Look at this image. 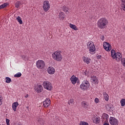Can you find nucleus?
<instances>
[{
    "label": "nucleus",
    "instance_id": "obj_23",
    "mask_svg": "<svg viewBox=\"0 0 125 125\" xmlns=\"http://www.w3.org/2000/svg\"><path fill=\"white\" fill-rule=\"evenodd\" d=\"M91 81L92 83H97V78L95 76H92L91 77Z\"/></svg>",
    "mask_w": 125,
    "mask_h": 125
},
{
    "label": "nucleus",
    "instance_id": "obj_6",
    "mask_svg": "<svg viewBox=\"0 0 125 125\" xmlns=\"http://www.w3.org/2000/svg\"><path fill=\"white\" fill-rule=\"evenodd\" d=\"M42 85L44 88L47 90H51L53 88L51 83L48 81H44Z\"/></svg>",
    "mask_w": 125,
    "mask_h": 125
},
{
    "label": "nucleus",
    "instance_id": "obj_44",
    "mask_svg": "<svg viewBox=\"0 0 125 125\" xmlns=\"http://www.w3.org/2000/svg\"><path fill=\"white\" fill-rule=\"evenodd\" d=\"M110 109H111V107H109L108 108H107V110H110Z\"/></svg>",
    "mask_w": 125,
    "mask_h": 125
},
{
    "label": "nucleus",
    "instance_id": "obj_41",
    "mask_svg": "<svg viewBox=\"0 0 125 125\" xmlns=\"http://www.w3.org/2000/svg\"><path fill=\"white\" fill-rule=\"evenodd\" d=\"M25 98H28V97H29V94H26L25 96H24Z\"/></svg>",
    "mask_w": 125,
    "mask_h": 125
},
{
    "label": "nucleus",
    "instance_id": "obj_24",
    "mask_svg": "<svg viewBox=\"0 0 125 125\" xmlns=\"http://www.w3.org/2000/svg\"><path fill=\"white\" fill-rule=\"evenodd\" d=\"M103 96L105 101H109V95L106 92H103Z\"/></svg>",
    "mask_w": 125,
    "mask_h": 125
},
{
    "label": "nucleus",
    "instance_id": "obj_3",
    "mask_svg": "<svg viewBox=\"0 0 125 125\" xmlns=\"http://www.w3.org/2000/svg\"><path fill=\"white\" fill-rule=\"evenodd\" d=\"M111 54L113 59H115L117 62H120L121 60L122 61V58L123 57L121 53L119 52L116 53L114 50H112L111 51Z\"/></svg>",
    "mask_w": 125,
    "mask_h": 125
},
{
    "label": "nucleus",
    "instance_id": "obj_8",
    "mask_svg": "<svg viewBox=\"0 0 125 125\" xmlns=\"http://www.w3.org/2000/svg\"><path fill=\"white\" fill-rule=\"evenodd\" d=\"M50 8V3L48 0H45L43 2V9L45 12L48 11Z\"/></svg>",
    "mask_w": 125,
    "mask_h": 125
},
{
    "label": "nucleus",
    "instance_id": "obj_18",
    "mask_svg": "<svg viewBox=\"0 0 125 125\" xmlns=\"http://www.w3.org/2000/svg\"><path fill=\"white\" fill-rule=\"evenodd\" d=\"M65 16L64 13H63L62 12H60L59 13L58 18L61 21H62L63 19H65Z\"/></svg>",
    "mask_w": 125,
    "mask_h": 125
},
{
    "label": "nucleus",
    "instance_id": "obj_36",
    "mask_svg": "<svg viewBox=\"0 0 125 125\" xmlns=\"http://www.w3.org/2000/svg\"><path fill=\"white\" fill-rule=\"evenodd\" d=\"M121 63H122L123 66L125 67V58L122 59Z\"/></svg>",
    "mask_w": 125,
    "mask_h": 125
},
{
    "label": "nucleus",
    "instance_id": "obj_28",
    "mask_svg": "<svg viewBox=\"0 0 125 125\" xmlns=\"http://www.w3.org/2000/svg\"><path fill=\"white\" fill-rule=\"evenodd\" d=\"M8 5V3H5L0 5V9H2Z\"/></svg>",
    "mask_w": 125,
    "mask_h": 125
},
{
    "label": "nucleus",
    "instance_id": "obj_32",
    "mask_svg": "<svg viewBox=\"0 0 125 125\" xmlns=\"http://www.w3.org/2000/svg\"><path fill=\"white\" fill-rule=\"evenodd\" d=\"M20 4H21V1H18L15 4V7H16V8H19L20 6Z\"/></svg>",
    "mask_w": 125,
    "mask_h": 125
},
{
    "label": "nucleus",
    "instance_id": "obj_7",
    "mask_svg": "<svg viewBox=\"0 0 125 125\" xmlns=\"http://www.w3.org/2000/svg\"><path fill=\"white\" fill-rule=\"evenodd\" d=\"M89 82L87 81H84L80 85V88L82 90H86L89 87Z\"/></svg>",
    "mask_w": 125,
    "mask_h": 125
},
{
    "label": "nucleus",
    "instance_id": "obj_29",
    "mask_svg": "<svg viewBox=\"0 0 125 125\" xmlns=\"http://www.w3.org/2000/svg\"><path fill=\"white\" fill-rule=\"evenodd\" d=\"M121 106L124 107L125 105V99H122L120 101Z\"/></svg>",
    "mask_w": 125,
    "mask_h": 125
},
{
    "label": "nucleus",
    "instance_id": "obj_15",
    "mask_svg": "<svg viewBox=\"0 0 125 125\" xmlns=\"http://www.w3.org/2000/svg\"><path fill=\"white\" fill-rule=\"evenodd\" d=\"M19 105V104L18 102H15L13 103L12 105V108L14 112H16V110H17V107Z\"/></svg>",
    "mask_w": 125,
    "mask_h": 125
},
{
    "label": "nucleus",
    "instance_id": "obj_13",
    "mask_svg": "<svg viewBox=\"0 0 125 125\" xmlns=\"http://www.w3.org/2000/svg\"><path fill=\"white\" fill-rule=\"evenodd\" d=\"M47 73L49 75H53L55 73V68L52 66H49L47 69Z\"/></svg>",
    "mask_w": 125,
    "mask_h": 125
},
{
    "label": "nucleus",
    "instance_id": "obj_11",
    "mask_svg": "<svg viewBox=\"0 0 125 125\" xmlns=\"http://www.w3.org/2000/svg\"><path fill=\"white\" fill-rule=\"evenodd\" d=\"M34 90H35L37 93H41V92L43 90V87L42 85L41 84H37L34 87Z\"/></svg>",
    "mask_w": 125,
    "mask_h": 125
},
{
    "label": "nucleus",
    "instance_id": "obj_30",
    "mask_svg": "<svg viewBox=\"0 0 125 125\" xmlns=\"http://www.w3.org/2000/svg\"><path fill=\"white\" fill-rule=\"evenodd\" d=\"M17 20L18 22H19V23H20V24H23V21H22V20L21 19V17H20V16H18L17 18Z\"/></svg>",
    "mask_w": 125,
    "mask_h": 125
},
{
    "label": "nucleus",
    "instance_id": "obj_19",
    "mask_svg": "<svg viewBox=\"0 0 125 125\" xmlns=\"http://www.w3.org/2000/svg\"><path fill=\"white\" fill-rule=\"evenodd\" d=\"M62 10L66 14H69V13H70V8H69V7L63 6L62 7Z\"/></svg>",
    "mask_w": 125,
    "mask_h": 125
},
{
    "label": "nucleus",
    "instance_id": "obj_10",
    "mask_svg": "<svg viewBox=\"0 0 125 125\" xmlns=\"http://www.w3.org/2000/svg\"><path fill=\"white\" fill-rule=\"evenodd\" d=\"M103 46L104 49L106 51H110L111 49H112V46L111 45V44L109 43V42H104Z\"/></svg>",
    "mask_w": 125,
    "mask_h": 125
},
{
    "label": "nucleus",
    "instance_id": "obj_1",
    "mask_svg": "<svg viewBox=\"0 0 125 125\" xmlns=\"http://www.w3.org/2000/svg\"><path fill=\"white\" fill-rule=\"evenodd\" d=\"M109 24V21L106 18H101L98 20L97 27L100 29H106Z\"/></svg>",
    "mask_w": 125,
    "mask_h": 125
},
{
    "label": "nucleus",
    "instance_id": "obj_12",
    "mask_svg": "<svg viewBox=\"0 0 125 125\" xmlns=\"http://www.w3.org/2000/svg\"><path fill=\"white\" fill-rule=\"evenodd\" d=\"M51 102L49 98H46L45 101L43 102V105L44 108H47L50 106Z\"/></svg>",
    "mask_w": 125,
    "mask_h": 125
},
{
    "label": "nucleus",
    "instance_id": "obj_35",
    "mask_svg": "<svg viewBox=\"0 0 125 125\" xmlns=\"http://www.w3.org/2000/svg\"><path fill=\"white\" fill-rule=\"evenodd\" d=\"M68 104H69V105H73V104H74V100L70 99L68 101Z\"/></svg>",
    "mask_w": 125,
    "mask_h": 125
},
{
    "label": "nucleus",
    "instance_id": "obj_22",
    "mask_svg": "<svg viewBox=\"0 0 125 125\" xmlns=\"http://www.w3.org/2000/svg\"><path fill=\"white\" fill-rule=\"evenodd\" d=\"M69 27L70 28H71V29H73V30H74V31H78V30H79L76 25L73 24L72 23H69Z\"/></svg>",
    "mask_w": 125,
    "mask_h": 125
},
{
    "label": "nucleus",
    "instance_id": "obj_37",
    "mask_svg": "<svg viewBox=\"0 0 125 125\" xmlns=\"http://www.w3.org/2000/svg\"><path fill=\"white\" fill-rule=\"evenodd\" d=\"M95 101V103H96V104H97V103H99V99L97 98H96L94 100Z\"/></svg>",
    "mask_w": 125,
    "mask_h": 125
},
{
    "label": "nucleus",
    "instance_id": "obj_4",
    "mask_svg": "<svg viewBox=\"0 0 125 125\" xmlns=\"http://www.w3.org/2000/svg\"><path fill=\"white\" fill-rule=\"evenodd\" d=\"M87 48L89 49V53L90 54H94L95 53V50H96V48H95V45H94V43L92 41H89L87 43Z\"/></svg>",
    "mask_w": 125,
    "mask_h": 125
},
{
    "label": "nucleus",
    "instance_id": "obj_20",
    "mask_svg": "<svg viewBox=\"0 0 125 125\" xmlns=\"http://www.w3.org/2000/svg\"><path fill=\"white\" fill-rule=\"evenodd\" d=\"M82 59L84 63H86V64H89L90 63V61H91V60L90 58L84 56L83 57Z\"/></svg>",
    "mask_w": 125,
    "mask_h": 125
},
{
    "label": "nucleus",
    "instance_id": "obj_42",
    "mask_svg": "<svg viewBox=\"0 0 125 125\" xmlns=\"http://www.w3.org/2000/svg\"><path fill=\"white\" fill-rule=\"evenodd\" d=\"M104 125H110V124H109V123H104Z\"/></svg>",
    "mask_w": 125,
    "mask_h": 125
},
{
    "label": "nucleus",
    "instance_id": "obj_43",
    "mask_svg": "<svg viewBox=\"0 0 125 125\" xmlns=\"http://www.w3.org/2000/svg\"><path fill=\"white\" fill-rule=\"evenodd\" d=\"M41 14L43 16H44L45 15V13H41Z\"/></svg>",
    "mask_w": 125,
    "mask_h": 125
},
{
    "label": "nucleus",
    "instance_id": "obj_38",
    "mask_svg": "<svg viewBox=\"0 0 125 125\" xmlns=\"http://www.w3.org/2000/svg\"><path fill=\"white\" fill-rule=\"evenodd\" d=\"M2 104V97L0 96V106Z\"/></svg>",
    "mask_w": 125,
    "mask_h": 125
},
{
    "label": "nucleus",
    "instance_id": "obj_45",
    "mask_svg": "<svg viewBox=\"0 0 125 125\" xmlns=\"http://www.w3.org/2000/svg\"><path fill=\"white\" fill-rule=\"evenodd\" d=\"M107 106L108 107H109V105H107Z\"/></svg>",
    "mask_w": 125,
    "mask_h": 125
},
{
    "label": "nucleus",
    "instance_id": "obj_33",
    "mask_svg": "<svg viewBox=\"0 0 125 125\" xmlns=\"http://www.w3.org/2000/svg\"><path fill=\"white\" fill-rule=\"evenodd\" d=\"M21 76H22V74L21 72H18L17 74H16L14 77L15 78H20V77H21Z\"/></svg>",
    "mask_w": 125,
    "mask_h": 125
},
{
    "label": "nucleus",
    "instance_id": "obj_27",
    "mask_svg": "<svg viewBox=\"0 0 125 125\" xmlns=\"http://www.w3.org/2000/svg\"><path fill=\"white\" fill-rule=\"evenodd\" d=\"M109 118V115L106 113H104L103 115L102 119L104 120H105V121H107L108 119Z\"/></svg>",
    "mask_w": 125,
    "mask_h": 125
},
{
    "label": "nucleus",
    "instance_id": "obj_5",
    "mask_svg": "<svg viewBox=\"0 0 125 125\" xmlns=\"http://www.w3.org/2000/svg\"><path fill=\"white\" fill-rule=\"evenodd\" d=\"M36 67L38 69H40V70L44 69L45 67V62H44L43 60H39L36 62Z\"/></svg>",
    "mask_w": 125,
    "mask_h": 125
},
{
    "label": "nucleus",
    "instance_id": "obj_17",
    "mask_svg": "<svg viewBox=\"0 0 125 125\" xmlns=\"http://www.w3.org/2000/svg\"><path fill=\"white\" fill-rule=\"evenodd\" d=\"M38 122L39 124L41 125H44L45 123V121L44 120V118L42 117H40L38 119Z\"/></svg>",
    "mask_w": 125,
    "mask_h": 125
},
{
    "label": "nucleus",
    "instance_id": "obj_46",
    "mask_svg": "<svg viewBox=\"0 0 125 125\" xmlns=\"http://www.w3.org/2000/svg\"><path fill=\"white\" fill-rule=\"evenodd\" d=\"M7 125H10V124H7Z\"/></svg>",
    "mask_w": 125,
    "mask_h": 125
},
{
    "label": "nucleus",
    "instance_id": "obj_14",
    "mask_svg": "<svg viewBox=\"0 0 125 125\" xmlns=\"http://www.w3.org/2000/svg\"><path fill=\"white\" fill-rule=\"evenodd\" d=\"M70 81L72 84H76L79 82V78L75 76V75H73L70 78Z\"/></svg>",
    "mask_w": 125,
    "mask_h": 125
},
{
    "label": "nucleus",
    "instance_id": "obj_9",
    "mask_svg": "<svg viewBox=\"0 0 125 125\" xmlns=\"http://www.w3.org/2000/svg\"><path fill=\"white\" fill-rule=\"evenodd\" d=\"M109 123L111 125H119V120L115 117H110L109 120Z\"/></svg>",
    "mask_w": 125,
    "mask_h": 125
},
{
    "label": "nucleus",
    "instance_id": "obj_2",
    "mask_svg": "<svg viewBox=\"0 0 125 125\" xmlns=\"http://www.w3.org/2000/svg\"><path fill=\"white\" fill-rule=\"evenodd\" d=\"M52 57L54 60L55 61H58V62H61L63 59V56L61 54V51H55L52 54Z\"/></svg>",
    "mask_w": 125,
    "mask_h": 125
},
{
    "label": "nucleus",
    "instance_id": "obj_39",
    "mask_svg": "<svg viewBox=\"0 0 125 125\" xmlns=\"http://www.w3.org/2000/svg\"><path fill=\"white\" fill-rule=\"evenodd\" d=\"M9 122H10V120H9V119H6V125H10Z\"/></svg>",
    "mask_w": 125,
    "mask_h": 125
},
{
    "label": "nucleus",
    "instance_id": "obj_21",
    "mask_svg": "<svg viewBox=\"0 0 125 125\" xmlns=\"http://www.w3.org/2000/svg\"><path fill=\"white\" fill-rule=\"evenodd\" d=\"M81 104L82 107H83V108H84L85 109H87V108L88 107V103H87V102H82Z\"/></svg>",
    "mask_w": 125,
    "mask_h": 125
},
{
    "label": "nucleus",
    "instance_id": "obj_40",
    "mask_svg": "<svg viewBox=\"0 0 125 125\" xmlns=\"http://www.w3.org/2000/svg\"><path fill=\"white\" fill-rule=\"evenodd\" d=\"M100 39L101 40H102V41H104V39H105V37H104V36L103 35L101 36Z\"/></svg>",
    "mask_w": 125,
    "mask_h": 125
},
{
    "label": "nucleus",
    "instance_id": "obj_34",
    "mask_svg": "<svg viewBox=\"0 0 125 125\" xmlns=\"http://www.w3.org/2000/svg\"><path fill=\"white\" fill-rule=\"evenodd\" d=\"M80 125H89L88 123L84 121H81L80 123Z\"/></svg>",
    "mask_w": 125,
    "mask_h": 125
},
{
    "label": "nucleus",
    "instance_id": "obj_16",
    "mask_svg": "<svg viewBox=\"0 0 125 125\" xmlns=\"http://www.w3.org/2000/svg\"><path fill=\"white\" fill-rule=\"evenodd\" d=\"M92 121L94 124L97 125L100 123V117L95 116L92 118Z\"/></svg>",
    "mask_w": 125,
    "mask_h": 125
},
{
    "label": "nucleus",
    "instance_id": "obj_25",
    "mask_svg": "<svg viewBox=\"0 0 125 125\" xmlns=\"http://www.w3.org/2000/svg\"><path fill=\"white\" fill-rule=\"evenodd\" d=\"M22 59L23 60H25V61H26L29 59V55L28 54H25L22 56H21Z\"/></svg>",
    "mask_w": 125,
    "mask_h": 125
},
{
    "label": "nucleus",
    "instance_id": "obj_26",
    "mask_svg": "<svg viewBox=\"0 0 125 125\" xmlns=\"http://www.w3.org/2000/svg\"><path fill=\"white\" fill-rule=\"evenodd\" d=\"M121 8L125 11V0H121Z\"/></svg>",
    "mask_w": 125,
    "mask_h": 125
},
{
    "label": "nucleus",
    "instance_id": "obj_31",
    "mask_svg": "<svg viewBox=\"0 0 125 125\" xmlns=\"http://www.w3.org/2000/svg\"><path fill=\"white\" fill-rule=\"evenodd\" d=\"M5 83H11V79L8 77H5Z\"/></svg>",
    "mask_w": 125,
    "mask_h": 125
}]
</instances>
